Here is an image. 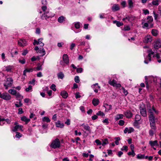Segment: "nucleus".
I'll return each mask as SVG.
<instances>
[{"label": "nucleus", "instance_id": "nucleus-5", "mask_svg": "<svg viewBox=\"0 0 161 161\" xmlns=\"http://www.w3.org/2000/svg\"><path fill=\"white\" fill-rule=\"evenodd\" d=\"M54 14H52L51 13L49 12V10H47L46 12L42 15V19H47L53 17Z\"/></svg>", "mask_w": 161, "mask_h": 161}, {"label": "nucleus", "instance_id": "nucleus-25", "mask_svg": "<svg viewBox=\"0 0 161 161\" xmlns=\"http://www.w3.org/2000/svg\"><path fill=\"white\" fill-rule=\"evenodd\" d=\"M56 125L57 127L62 128L64 127V124L63 123H61L60 121H58L56 122Z\"/></svg>", "mask_w": 161, "mask_h": 161}, {"label": "nucleus", "instance_id": "nucleus-7", "mask_svg": "<svg viewBox=\"0 0 161 161\" xmlns=\"http://www.w3.org/2000/svg\"><path fill=\"white\" fill-rule=\"evenodd\" d=\"M108 83L110 85L116 88H119L121 86V85L119 83H117V81L114 80H111L110 79H109Z\"/></svg>", "mask_w": 161, "mask_h": 161}, {"label": "nucleus", "instance_id": "nucleus-61", "mask_svg": "<svg viewBox=\"0 0 161 161\" xmlns=\"http://www.w3.org/2000/svg\"><path fill=\"white\" fill-rule=\"evenodd\" d=\"M143 13L145 15H146L147 14H149V11L148 9H143Z\"/></svg>", "mask_w": 161, "mask_h": 161}, {"label": "nucleus", "instance_id": "nucleus-39", "mask_svg": "<svg viewBox=\"0 0 161 161\" xmlns=\"http://www.w3.org/2000/svg\"><path fill=\"white\" fill-rule=\"evenodd\" d=\"M42 121L44 122H50V119L48 117H44L42 119Z\"/></svg>", "mask_w": 161, "mask_h": 161}, {"label": "nucleus", "instance_id": "nucleus-15", "mask_svg": "<svg viewBox=\"0 0 161 161\" xmlns=\"http://www.w3.org/2000/svg\"><path fill=\"white\" fill-rule=\"evenodd\" d=\"M152 41V37L150 35H147L145 37L144 40L145 43H148L151 42Z\"/></svg>", "mask_w": 161, "mask_h": 161}, {"label": "nucleus", "instance_id": "nucleus-28", "mask_svg": "<svg viewBox=\"0 0 161 161\" xmlns=\"http://www.w3.org/2000/svg\"><path fill=\"white\" fill-rule=\"evenodd\" d=\"M128 3L129 5V8H132L134 6V2L132 0H128Z\"/></svg>", "mask_w": 161, "mask_h": 161}, {"label": "nucleus", "instance_id": "nucleus-27", "mask_svg": "<svg viewBox=\"0 0 161 161\" xmlns=\"http://www.w3.org/2000/svg\"><path fill=\"white\" fill-rule=\"evenodd\" d=\"M149 118L150 122H151L152 123H155V117L153 115L149 114Z\"/></svg>", "mask_w": 161, "mask_h": 161}, {"label": "nucleus", "instance_id": "nucleus-37", "mask_svg": "<svg viewBox=\"0 0 161 161\" xmlns=\"http://www.w3.org/2000/svg\"><path fill=\"white\" fill-rule=\"evenodd\" d=\"M161 2V0H153V1L152 3L153 5H158L159 4V2Z\"/></svg>", "mask_w": 161, "mask_h": 161}, {"label": "nucleus", "instance_id": "nucleus-38", "mask_svg": "<svg viewBox=\"0 0 161 161\" xmlns=\"http://www.w3.org/2000/svg\"><path fill=\"white\" fill-rule=\"evenodd\" d=\"M114 23L116 24V25L118 27H119L123 25V23L120 21L114 20L113 21Z\"/></svg>", "mask_w": 161, "mask_h": 161}, {"label": "nucleus", "instance_id": "nucleus-35", "mask_svg": "<svg viewBox=\"0 0 161 161\" xmlns=\"http://www.w3.org/2000/svg\"><path fill=\"white\" fill-rule=\"evenodd\" d=\"M65 18L63 16H61L58 18V21L59 23H62L65 20Z\"/></svg>", "mask_w": 161, "mask_h": 161}, {"label": "nucleus", "instance_id": "nucleus-53", "mask_svg": "<svg viewBox=\"0 0 161 161\" xmlns=\"http://www.w3.org/2000/svg\"><path fill=\"white\" fill-rule=\"evenodd\" d=\"M32 89V87L31 86L29 85L28 88H27L25 89V91L27 92H29Z\"/></svg>", "mask_w": 161, "mask_h": 161}, {"label": "nucleus", "instance_id": "nucleus-33", "mask_svg": "<svg viewBox=\"0 0 161 161\" xmlns=\"http://www.w3.org/2000/svg\"><path fill=\"white\" fill-rule=\"evenodd\" d=\"M137 158L138 159H144L145 158H147V157L146 156L145 157V156L144 154H139L137 155Z\"/></svg>", "mask_w": 161, "mask_h": 161}, {"label": "nucleus", "instance_id": "nucleus-58", "mask_svg": "<svg viewBox=\"0 0 161 161\" xmlns=\"http://www.w3.org/2000/svg\"><path fill=\"white\" fill-rule=\"evenodd\" d=\"M55 87L56 86L54 84H53L50 87V88L53 91H55L56 90V88Z\"/></svg>", "mask_w": 161, "mask_h": 161}, {"label": "nucleus", "instance_id": "nucleus-17", "mask_svg": "<svg viewBox=\"0 0 161 161\" xmlns=\"http://www.w3.org/2000/svg\"><path fill=\"white\" fill-rule=\"evenodd\" d=\"M149 144L152 147H153L154 146H158L159 145L157 140H155L153 141H150L149 142Z\"/></svg>", "mask_w": 161, "mask_h": 161}, {"label": "nucleus", "instance_id": "nucleus-9", "mask_svg": "<svg viewBox=\"0 0 161 161\" xmlns=\"http://www.w3.org/2000/svg\"><path fill=\"white\" fill-rule=\"evenodd\" d=\"M148 110L149 114L153 115V112H154L156 114H158V111L156 110L153 106L152 108L150 107V108H148Z\"/></svg>", "mask_w": 161, "mask_h": 161}, {"label": "nucleus", "instance_id": "nucleus-36", "mask_svg": "<svg viewBox=\"0 0 161 161\" xmlns=\"http://www.w3.org/2000/svg\"><path fill=\"white\" fill-rule=\"evenodd\" d=\"M8 92L9 93L14 95H15L16 94V93H17V91L14 89L9 90L8 91Z\"/></svg>", "mask_w": 161, "mask_h": 161}, {"label": "nucleus", "instance_id": "nucleus-44", "mask_svg": "<svg viewBox=\"0 0 161 161\" xmlns=\"http://www.w3.org/2000/svg\"><path fill=\"white\" fill-rule=\"evenodd\" d=\"M141 117L138 114H136L135 116V121H138L141 119Z\"/></svg>", "mask_w": 161, "mask_h": 161}, {"label": "nucleus", "instance_id": "nucleus-13", "mask_svg": "<svg viewBox=\"0 0 161 161\" xmlns=\"http://www.w3.org/2000/svg\"><path fill=\"white\" fill-rule=\"evenodd\" d=\"M140 112L142 116L143 117L147 116V111L145 108L141 107L140 108Z\"/></svg>", "mask_w": 161, "mask_h": 161}, {"label": "nucleus", "instance_id": "nucleus-51", "mask_svg": "<svg viewBox=\"0 0 161 161\" xmlns=\"http://www.w3.org/2000/svg\"><path fill=\"white\" fill-rule=\"evenodd\" d=\"M153 14L154 15V19L155 20H158L159 19V15L158 14L155 13L154 12H153Z\"/></svg>", "mask_w": 161, "mask_h": 161}, {"label": "nucleus", "instance_id": "nucleus-55", "mask_svg": "<svg viewBox=\"0 0 161 161\" xmlns=\"http://www.w3.org/2000/svg\"><path fill=\"white\" fill-rule=\"evenodd\" d=\"M103 122L106 125H108L109 123V121L108 118H106L103 121Z\"/></svg>", "mask_w": 161, "mask_h": 161}, {"label": "nucleus", "instance_id": "nucleus-48", "mask_svg": "<svg viewBox=\"0 0 161 161\" xmlns=\"http://www.w3.org/2000/svg\"><path fill=\"white\" fill-rule=\"evenodd\" d=\"M151 123V122H150V126L152 129L155 130L156 129L155 123Z\"/></svg>", "mask_w": 161, "mask_h": 161}, {"label": "nucleus", "instance_id": "nucleus-43", "mask_svg": "<svg viewBox=\"0 0 161 161\" xmlns=\"http://www.w3.org/2000/svg\"><path fill=\"white\" fill-rule=\"evenodd\" d=\"M58 78L63 79L64 77V75L63 73L60 72L58 74Z\"/></svg>", "mask_w": 161, "mask_h": 161}, {"label": "nucleus", "instance_id": "nucleus-8", "mask_svg": "<svg viewBox=\"0 0 161 161\" xmlns=\"http://www.w3.org/2000/svg\"><path fill=\"white\" fill-rule=\"evenodd\" d=\"M1 98L6 100H9L11 99V96L8 93L4 92L2 94Z\"/></svg>", "mask_w": 161, "mask_h": 161}, {"label": "nucleus", "instance_id": "nucleus-4", "mask_svg": "<svg viewBox=\"0 0 161 161\" xmlns=\"http://www.w3.org/2000/svg\"><path fill=\"white\" fill-rule=\"evenodd\" d=\"M6 80L5 83L4 84V86L5 88L6 89H7L8 87L11 86L13 84V80L12 78H7Z\"/></svg>", "mask_w": 161, "mask_h": 161}, {"label": "nucleus", "instance_id": "nucleus-22", "mask_svg": "<svg viewBox=\"0 0 161 161\" xmlns=\"http://www.w3.org/2000/svg\"><path fill=\"white\" fill-rule=\"evenodd\" d=\"M103 107L105 108V111H107V112L112 109V105H108L107 103L104 104L103 105Z\"/></svg>", "mask_w": 161, "mask_h": 161}, {"label": "nucleus", "instance_id": "nucleus-29", "mask_svg": "<svg viewBox=\"0 0 161 161\" xmlns=\"http://www.w3.org/2000/svg\"><path fill=\"white\" fill-rule=\"evenodd\" d=\"M124 117V115L121 114H117L115 117V119L117 120L120 119H122Z\"/></svg>", "mask_w": 161, "mask_h": 161}, {"label": "nucleus", "instance_id": "nucleus-23", "mask_svg": "<svg viewBox=\"0 0 161 161\" xmlns=\"http://www.w3.org/2000/svg\"><path fill=\"white\" fill-rule=\"evenodd\" d=\"M37 53H39L42 54L41 56H43L46 54V51L44 48L42 47L40 48L39 50L37 52Z\"/></svg>", "mask_w": 161, "mask_h": 161}, {"label": "nucleus", "instance_id": "nucleus-57", "mask_svg": "<svg viewBox=\"0 0 161 161\" xmlns=\"http://www.w3.org/2000/svg\"><path fill=\"white\" fill-rule=\"evenodd\" d=\"M75 81L76 83H79L80 82L79 78L78 76H75Z\"/></svg>", "mask_w": 161, "mask_h": 161}, {"label": "nucleus", "instance_id": "nucleus-59", "mask_svg": "<svg viewBox=\"0 0 161 161\" xmlns=\"http://www.w3.org/2000/svg\"><path fill=\"white\" fill-rule=\"evenodd\" d=\"M124 29L125 31H129L130 30V28L128 25H125L124 26Z\"/></svg>", "mask_w": 161, "mask_h": 161}, {"label": "nucleus", "instance_id": "nucleus-45", "mask_svg": "<svg viewBox=\"0 0 161 161\" xmlns=\"http://www.w3.org/2000/svg\"><path fill=\"white\" fill-rule=\"evenodd\" d=\"M156 57L158 59V61L159 63H161V59H160L161 57H160L159 54L158 53H157L156 54Z\"/></svg>", "mask_w": 161, "mask_h": 161}, {"label": "nucleus", "instance_id": "nucleus-62", "mask_svg": "<svg viewBox=\"0 0 161 161\" xmlns=\"http://www.w3.org/2000/svg\"><path fill=\"white\" fill-rule=\"evenodd\" d=\"M95 142L97 144V145H102V143L101 141L98 139H97L95 141Z\"/></svg>", "mask_w": 161, "mask_h": 161}, {"label": "nucleus", "instance_id": "nucleus-60", "mask_svg": "<svg viewBox=\"0 0 161 161\" xmlns=\"http://www.w3.org/2000/svg\"><path fill=\"white\" fill-rule=\"evenodd\" d=\"M125 122L123 120H120L119 121V124L121 126L123 125L124 124Z\"/></svg>", "mask_w": 161, "mask_h": 161}, {"label": "nucleus", "instance_id": "nucleus-41", "mask_svg": "<svg viewBox=\"0 0 161 161\" xmlns=\"http://www.w3.org/2000/svg\"><path fill=\"white\" fill-rule=\"evenodd\" d=\"M15 96L17 98L19 99V100H21L23 98V96L18 92L16 94Z\"/></svg>", "mask_w": 161, "mask_h": 161}, {"label": "nucleus", "instance_id": "nucleus-34", "mask_svg": "<svg viewBox=\"0 0 161 161\" xmlns=\"http://www.w3.org/2000/svg\"><path fill=\"white\" fill-rule=\"evenodd\" d=\"M43 40V38H40L38 39V44L40 45L41 47H43L44 45V43L42 42Z\"/></svg>", "mask_w": 161, "mask_h": 161}, {"label": "nucleus", "instance_id": "nucleus-21", "mask_svg": "<svg viewBox=\"0 0 161 161\" xmlns=\"http://www.w3.org/2000/svg\"><path fill=\"white\" fill-rule=\"evenodd\" d=\"M120 9L119 6L118 4H114L112 8V9L113 11H115L119 10Z\"/></svg>", "mask_w": 161, "mask_h": 161}, {"label": "nucleus", "instance_id": "nucleus-12", "mask_svg": "<svg viewBox=\"0 0 161 161\" xmlns=\"http://www.w3.org/2000/svg\"><path fill=\"white\" fill-rule=\"evenodd\" d=\"M63 59L64 62L67 64L68 65L69 63V59L68 55L64 54L63 56Z\"/></svg>", "mask_w": 161, "mask_h": 161}, {"label": "nucleus", "instance_id": "nucleus-64", "mask_svg": "<svg viewBox=\"0 0 161 161\" xmlns=\"http://www.w3.org/2000/svg\"><path fill=\"white\" fill-rule=\"evenodd\" d=\"M75 43H71V45L70 46V49L71 50H73V49L75 47Z\"/></svg>", "mask_w": 161, "mask_h": 161}, {"label": "nucleus", "instance_id": "nucleus-42", "mask_svg": "<svg viewBox=\"0 0 161 161\" xmlns=\"http://www.w3.org/2000/svg\"><path fill=\"white\" fill-rule=\"evenodd\" d=\"M102 141L103 143H102V145L103 146H104L108 143V139L107 138L103 140Z\"/></svg>", "mask_w": 161, "mask_h": 161}, {"label": "nucleus", "instance_id": "nucleus-3", "mask_svg": "<svg viewBox=\"0 0 161 161\" xmlns=\"http://www.w3.org/2000/svg\"><path fill=\"white\" fill-rule=\"evenodd\" d=\"M50 146L52 148L54 149L59 148L60 146V142L59 140L56 139L53 140L51 143Z\"/></svg>", "mask_w": 161, "mask_h": 161}, {"label": "nucleus", "instance_id": "nucleus-50", "mask_svg": "<svg viewBox=\"0 0 161 161\" xmlns=\"http://www.w3.org/2000/svg\"><path fill=\"white\" fill-rule=\"evenodd\" d=\"M27 72H33L34 70H35L34 69L30 68H27L25 69Z\"/></svg>", "mask_w": 161, "mask_h": 161}, {"label": "nucleus", "instance_id": "nucleus-30", "mask_svg": "<svg viewBox=\"0 0 161 161\" xmlns=\"http://www.w3.org/2000/svg\"><path fill=\"white\" fill-rule=\"evenodd\" d=\"M99 103V100L98 99L94 98L92 100V103L94 106H96L98 105Z\"/></svg>", "mask_w": 161, "mask_h": 161}, {"label": "nucleus", "instance_id": "nucleus-32", "mask_svg": "<svg viewBox=\"0 0 161 161\" xmlns=\"http://www.w3.org/2000/svg\"><path fill=\"white\" fill-rule=\"evenodd\" d=\"M34 69L35 71L42 70V65H41L40 63L38 64L37 66L35 68V69Z\"/></svg>", "mask_w": 161, "mask_h": 161}, {"label": "nucleus", "instance_id": "nucleus-11", "mask_svg": "<svg viewBox=\"0 0 161 161\" xmlns=\"http://www.w3.org/2000/svg\"><path fill=\"white\" fill-rule=\"evenodd\" d=\"M18 45L21 47H24L27 45V42L24 39H20L18 41Z\"/></svg>", "mask_w": 161, "mask_h": 161}, {"label": "nucleus", "instance_id": "nucleus-31", "mask_svg": "<svg viewBox=\"0 0 161 161\" xmlns=\"http://www.w3.org/2000/svg\"><path fill=\"white\" fill-rule=\"evenodd\" d=\"M21 119L23 121L25 122V124H27L30 120V119L26 118L25 116H23L21 118Z\"/></svg>", "mask_w": 161, "mask_h": 161}, {"label": "nucleus", "instance_id": "nucleus-20", "mask_svg": "<svg viewBox=\"0 0 161 161\" xmlns=\"http://www.w3.org/2000/svg\"><path fill=\"white\" fill-rule=\"evenodd\" d=\"M5 121L7 123L10 124L11 122L10 120L8 119H5L4 118H2L0 117V125H2L3 124H1V122H4Z\"/></svg>", "mask_w": 161, "mask_h": 161}, {"label": "nucleus", "instance_id": "nucleus-52", "mask_svg": "<svg viewBox=\"0 0 161 161\" xmlns=\"http://www.w3.org/2000/svg\"><path fill=\"white\" fill-rule=\"evenodd\" d=\"M115 139L116 140L115 143L116 145H118L119 144V141L120 140V139L119 137H115Z\"/></svg>", "mask_w": 161, "mask_h": 161}, {"label": "nucleus", "instance_id": "nucleus-1", "mask_svg": "<svg viewBox=\"0 0 161 161\" xmlns=\"http://www.w3.org/2000/svg\"><path fill=\"white\" fill-rule=\"evenodd\" d=\"M153 20V18L151 16H148L146 19L142 20V27L147 29L153 27V24L152 23Z\"/></svg>", "mask_w": 161, "mask_h": 161}, {"label": "nucleus", "instance_id": "nucleus-18", "mask_svg": "<svg viewBox=\"0 0 161 161\" xmlns=\"http://www.w3.org/2000/svg\"><path fill=\"white\" fill-rule=\"evenodd\" d=\"M134 130L132 128H126L124 130V132L125 133H126L128 132V133H130L133 132Z\"/></svg>", "mask_w": 161, "mask_h": 161}, {"label": "nucleus", "instance_id": "nucleus-47", "mask_svg": "<svg viewBox=\"0 0 161 161\" xmlns=\"http://www.w3.org/2000/svg\"><path fill=\"white\" fill-rule=\"evenodd\" d=\"M96 114L98 115L102 116H105V114L101 111H99L98 112L96 113Z\"/></svg>", "mask_w": 161, "mask_h": 161}, {"label": "nucleus", "instance_id": "nucleus-2", "mask_svg": "<svg viewBox=\"0 0 161 161\" xmlns=\"http://www.w3.org/2000/svg\"><path fill=\"white\" fill-rule=\"evenodd\" d=\"M147 53H148V56L146 58H145L144 62L146 64H148L149 61H151V56L153 55V57H155V55L154 54V52H153L152 49H150L147 50Z\"/></svg>", "mask_w": 161, "mask_h": 161}, {"label": "nucleus", "instance_id": "nucleus-26", "mask_svg": "<svg viewBox=\"0 0 161 161\" xmlns=\"http://www.w3.org/2000/svg\"><path fill=\"white\" fill-rule=\"evenodd\" d=\"M14 67L12 65H8L5 67L6 70L8 72H11Z\"/></svg>", "mask_w": 161, "mask_h": 161}, {"label": "nucleus", "instance_id": "nucleus-63", "mask_svg": "<svg viewBox=\"0 0 161 161\" xmlns=\"http://www.w3.org/2000/svg\"><path fill=\"white\" fill-rule=\"evenodd\" d=\"M149 134L151 136H153L154 134V131L152 130H150L149 131Z\"/></svg>", "mask_w": 161, "mask_h": 161}, {"label": "nucleus", "instance_id": "nucleus-24", "mask_svg": "<svg viewBox=\"0 0 161 161\" xmlns=\"http://www.w3.org/2000/svg\"><path fill=\"white\" fill-rule=\"evenodd\" d=\"M61 95L64 98H66L68 96V93L65 91H62L60 93Z\"/></svg>", "mask_w": 161, "mask_h": 161}, {"label": "nucleus", "instance_id": "nucleus-14", "mask_svg": "<svg viewBox=\"0 0 161 161\" xmlns=\"http://www.w3.org/2000/svg\"><path fill=\"white\" fill-rule=\"evenodd\" d=\"M80 126H82L84 130L88 131L90 133H91V130L88 124L83 123L80 125Z\"/></svg>", "mask_w": 161, "mask_h": 161}, {"label": "nucleus", "instance_id": "nucleus-54", "mask_svg": "<svg viewBox=\"0 0 161 161\" xmlns=\"http://www.w3.org/2000/svg\"><path fill=\"white\" fill-rule=\"evenodd\" d=\"M75 27L76 29H79L80 26V23L79 22H78L75 24Z\"/></svg>", "mask_w": 161, "mask_h": 161}, {"label": "nucleus", "instance_id": "nucleus-46", "mask_svg": "<svg viewBox=\"0 0 161 161\" xmlns=\"http://www.w3.org/2000/svg\"><path fill=\"white\" fill-rule=\"evenodd\" d=\"M19 129V125H16L15 127L12 129V130L14 132H15L18 130V129Z\"/></svg>", "mask_w": 161, "mask_h": 161}, {"label": "nucleus", "instance_id": "nucleus-56", "mask_svg": "<svg viewBox=\"0 0 161 161\" xmlns=\"http://www.w3.org/2000/svg\"><path fill=\"white\" fill-rule=\"evenodd\" d=\"M16 134L15 135V137L16 138H19L20 137H21L22 136L21 134L18 132H16Z\"/></svg>", "mask_w": 161, "mask_h": 161}, {"label": "nucleus", "instance_id": "nucleus-6", "mask_svg": "<svg viewBox=\"0 0 161 161\" xmlns=\"http://www.w3.org/2000/svg\"><path fill=\"white\" fill-rule=\"evenodd\" d=\"M154 76H146L145 77V83L146 85V87L147 88H148L149 87L148 83H149L152 82L153 81Z\"/></svg>", "mask_w": 161, "mask_h": 161}, {"label": "nucleus", "instance_id": "nucleus-40", "mask_svg": "<svg viewBox=\"0 0 161 161\" xmlns=\"http://www.w3.org/2000/svg\"><path fill=\"white\" fill-rule=\"evenodd\" d=\"M152 33L153 36H157L158 34V31L156 29H152Z\"/></svg>", "mask_w": 161, "mask_h": 161}, {"label": "nucleus", "instance_id": "nucleus-10", "mask_svg": "<svg viewBox=\"0 0 161 161\" xmlns=\"http://www.w3.org/2000/svg\"><path fill=\"white\" fill-rule=\"evenodd\" d=\"M91 87L94 92L96 93H97L98 90L100 89V87L98 85V84L97 83L93 84Z\"/></svg>", "mask_w": 161, "mask_h": 161}, {"label": "nucleus", "instance_id": "nucleus-16", "mask_svg": "<svg viewBox=\"0 0 161 161\" xmlns=\"http://www.w3.org/2000/svg\"><path fill=\"white\" fill-rule=\"evenodd\" d=\"M161 46V42L159 41H156L154 44V48L155 49H158Z\"/></svg>", "mask_w": 161, "mask_h": 161}, {"label": "nucleus", "instance_id": "nucleus-49", "mask_svg": "<svg viewBox=\"0 0 161 161\" xmlns=\"http://www.w3.org/2000/svg\"><path fill=\"white\" fill-rule=\"evenodd\" d=\"M128 154L129 155H132L133 157H134L135 155L134 150H131V152H129L128 153Z\"/></svg>", "mask_w": 161, "mask_h": 161}, {"label": "nucleus", "instance_id": "nucleus-19", "mask_svg": "<svg viewBox=\"0 0 161 161\" xmlns=\"http://www.w3.org/2000/svg\"><path fill=\"white\" fill-rule=\"evenodd\" d=\"M125 115L127 118H131L132 116V114L130 111L127 110L124 113Z\"/></svg>", "mask_w": 161, "mask_h": 161}]
</instances>
